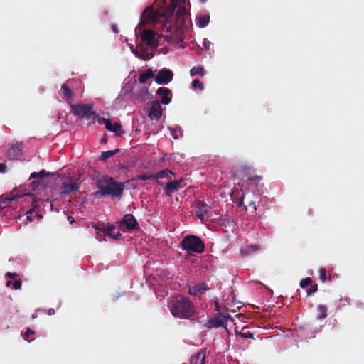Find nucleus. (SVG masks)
I'll use <instances>...</instances> for the list:
<instances>
[{
	"instance_id": "obj_20",
	"label": "nucleus",
	"mask_w": 364,
	"mask_h": 364,
	"mask_svg": "<svg viewBox=\"0 0 364 364\" xmlns=\"http://www.w3.org/2000/svg\"><path fill=\"white\" fill-rule=\"evenodd\" d=\"M103 123L107 130L115 132L118 136H120L124 131L121 130V125L119 123L112 124L109 119H103Z\"/></svg>"
},
{
	"instance_id": "obj_51",
	"label": "nucleus",
	"mask_w": 364,
	"mask_h": 364,
	"mask_svg": "<svg viewBox=\"0 0 364 364\" xmlns=\"http://www.w3.org/2000/svg\"><path fill=\"white\" fill-rule=\"evenodd\" d=\"M218 308H219V306H218V303H216V309H217L218 311H219Z\"/></svg>"
},
{
	"instance_id": "obj_37",
	"label": "nucleus",
	"mask_w": 364,
	"mask_h": 364,
	"mask_svg": "<svg viewBox=\"0 0 364 364\" xmlns=\"http://www.w3.org/2000/svg\"><path fill=\"white\" fill-rule=\"evenodd\" d=\"M195 291L199 293H204L208 288L206 284H201L194 287Z\"/></svg>"
},
{
	"instance_id": "obj_7",
	"label": "nucleus",
	"mask_w": 364,
	"mask_h": 364,
	"mask_svg": "<svg viewBox=\"0 0 364 364\" xmlns=\"http://www.w3.org/2000/svg\"><path fill=\"white\" fill-rule=\"evenodd\" d=\"M23 196H28L33 198V195L29 192H27L26 190L21 191L20 189H14L9 196H6L5 198H0V212L1 210L6 208L10 202L14 200H17L18 198H21Z\"/></svg>"
},
{
	"instance_id": "obj_53",
	"label": "nucleus",
	"mask_w": 364,
	"mask_h": 364,
	"mask_svg": "<svg viewBox=\"0 0 364 364\" xmlns=\"http://www.w3.org/2000/svg\"><path fill=\"white\" fill-rule=\"evenodd\" d=\"M158 184L162 186V184L159 181L158 182Z\"/></svg>"
},
{
	"instance_id": "obj_52",
	"label": "nucleus",
	"mask_w": 364,
	"mask_h": 364,
	"mask_svg": "<svg viewBox=\"0 0 364 364\" xmlns=\"http://www.w3.org/2000/svg\"><path fill=\"white\" fill-rule=\"evenodd\" d=\"M202 3H205L207 1V0H200Z\"/></svg>"
},
{
	"instance_id": "obj_41",
	"label": "nucleus",
	"mask_w": 364,
	"mask_h": 364,
	"mask_svg": "<svg viewBox=\"0 0 364 364\" xmlns=\"http://www.w3.org/2000/svg\"><path fill=\"white\" fill-rule=\"evenodd\" d=\"M34 334V331L30 328H28L26 331V333H24V336H23V338L24 339L26 340H28V338L31 336V335H33Z\"/></svg>"
},
{
	"instance_id": "obj_8",
	"label": "nucleus",
	"mask_w": 364,
	"mask_h": 364,
	"mask_svg": "<svg viewBox=\"0 0 364 364\" xmlns=\"http://www.w3.org/2000/svg\"><path fill=\"white\" fill-rule=\"evenodd\" d=\"M120 229L124 232H132L139 229L138 222L132 214H126L122 220L118 223Z\"/></svg>"
},
{
	"instance_id": "obj_13",
	"label": "nucleus",
	"mask_w": 364,
	"mask_h": 364,
	"mask_svg": "<svg viewBox=\"0 0 364 364\" xmlns=\"http://www.w3.org/2000/svg\"><path fill=\"white\" fill-rule=\"evenodd\" d=\"M141 40L146 42V44L151 48H156L158 46V39L156 38V33L151 30H143L141 33Z\"/></svg>"
},
{
	"instance_id": "obj_4",
	"label": "nucleus",
	"mask_w": 364,
	"mask_h": 364,
	"mask_svg": "<svg viewBox=\"0 0 364 364\" xmlns=\"http://www.w3.org/2000/svg\"><path fill=\"white\" fill-rule=\"evenodd\" d=\"M181 247L188 252L201 253L203 252L205 246L203 242L199 237L194 235H188L181 242Z\"/></svg>"
},
{
	"instance_id": "obj_30",
	"label": "nucleus",
	"mask_w": 364,
	"mask_h": 364,
	"mask_svg": "<svg viewBox=\"0 0 364 364\" xmlns=\"http://www.w3.org/2000/svg\"><path fill=\"white\" fill-rule=\"evenodd\" d=\"M205 74V70L203 67L198 66V67H193L190 70V75L191 76H194L196 75H199L200 76H203Z\"/></svg>"
},
{
	"instance_id": "obj_12",
	"label": "nucleus",
	"mask_w": 364,
	"mask_h": 364,
	"mask_svg": "<svg viewBox=\"0 0 364 364\" xmlns=\"http://www.w3.org/2000/svg\"><path fill=\"white\" fill-rule=\"evenodd\" d=\"M173 72L167 68H163L158 71L155 77V82L159 85H167L173 80Z\"/></svg>"
},
{
	"instance_id": "obj_17",
	"label": "nucleus",
	"mask_w": 364,
	"mask_h": 364,
	"mask_svg": "<svg viewBox=\"0 0 364 364\" xmlns=\"http://www.w3.org/2000/svg\"><path fill=\"white\" fill-rule=\"evenodd\" d=\"M222 318H210L205 323V326L208 328L223 327L226 325L227 318H230V315L226 314L223 315Z\"/></svg>"
},
{
	"instance_id": "obj_43",
	"label": "nucleus",
	"mask_w": 364,
	"mask_h": 364,
	"mask_svg": "<svg viewBox=\"0 0 364 364\" xmlns=\"http://www.w3.org/2000/svg\"><path fill=\"white\" fill-rule=\"evenodd\" d=\"M249 180L253 181L255 183V186H257L258 183L262 180V177L259 176H256L255 177L250 178Z\"/></svg>"
},
{
	"instance_id": "obj_19",
	"label": "nucleus",
	"mask_w": 364,
	"mask_h": 364,
	"mask_svg": "<svg viewBox=\"0 0 364 364\" xmlns=\"http://www.w3.org/2000/svg\"><path fill=\"white\" fill-rule=\"evenodd\" d=\"M156 95L161 97V102L164 105H168L171 101V91L167 87H159L156 90Z\"/></svg>"
},
{
	"instance_id": "obj_44",
	"label": "nucleus",
	"mask_w": 364,
	"mask_h": 364,
	"mask_svg": "<svg viewBox=\"0 0 364 364\" xmlns=\"http://www.w3.org/2000/svg\"><path fill=\"white\" fill-rule=\"evenodd\" d=\"M5 276L8 278L16 279L18 277V274L15 272L11 273V272H9L6 273Z\"/></svg>"
},
{
	"instance_id": "obj_21",
	"label": "nucleus",
	"mask_w": 364,
	"mask_h": 364,
	"mask_svg": "<svg viewBox=\"0 0 364 364\" xmlns=\"http://www.w3.org/2000/svg\"><path fill=\"white\" fill-rule=\"evenodd\" d=\"M260 249L259 245H246L244 248L240 250V255L242 257H247L250 255H252Z\"/></svg>"
},
{
	"instance_id": "obj_24",
	"label": "nucleus",
	"mask_w": 364,
	"mask_h": 364,
	"mask_svg": "<svg viewBox=\"0 0 364 364\" xmlns=\"http://www.w3.org/2000/svg\"><path fill=\"white\" fill-rule=\"evenodd\" d=\"M191 364H205V353L200 351L192 356Z\"/></svg>"
},
{
	"instance_id": "obj_36",
	"label": "nucleus",
	"mask_w": 364,
	"mask_h": 364,
	"mask_svg": "<svg viewBox=\"0 0 364 364\" xmlns=\"http://www.w3.org/2000/svg\"><path fill=\"white\" fill-rule=\"evenodd\" d=\"M192 85L195 89H199L200 90H204V85L202 82L198 79H194L192 82Z\"/></svg>"
},
{
	"instance_id": "obj_23",
	"label": "nucleus",
	"mask_w": 364,
	"mask_h": 364,
	"mask_svg": "<svg viewBox=\"0 0 364 364\" xmlns=\"http://www.w3.org/2000/svg\"><path fill=\"white\" fill-rule=\"evenodd\" d=\"M245 203L247 204V206H250V207H252V213H255L256 210H257V207L255 205V200H252L249 197V195L248 194H245V195H242V198H241V201L240 203V205H245Z\"/></svg>"
},
{
	"instance_id": "obj_35",
	"label": "nucleus",
	"mask_w": 364,
	"mask_h": 364,
	"mask_svg": "<svg viewBox=\"0 0 364 364\" xmlns=\"http://www.w3.org/2000/svg\"><path fill=\"white\" fill-rule=\"evenodd\" d=\"M318 309L320 314L318 316V319H323L327 316V308L323 305H318Z\"/></svg>"
},
{
	"instance_id": "obj_40",
	"label": "nucleus",
	"mask_w": 364,
	"mask_h": 364,
	"mask_svg": "<svg viewBox=\"0 0 364 364\" xmlns=\"http://www.w3.org/2000/svg\"><path fill=\"white\" fill-rule=\"evenodd\" d=\"M318 291V284H315L311 286L310 288H309L306 290L307 295H311L313 293H315Z\"/></svg>"
},
{
	"instance_id": "obj_38",
	"label": "nucleus",
	"mask_w": 364,
	"mask_h": 364,
	"mask_svg": "<svg viewBox=\"0 0 364 364\" xmlns=\"http://www.w3.org/2000/svg\"><path fill=\"white\" fill-rule=\"evenodd\" d=\"M312 283V279L310 277H306L305 279H303L300 282V287L301 288H306L309 285H310Z\"/></svg>"
},
{
	"instance_id": "obj_10",
	"label": "nucleus",
	"mask_w": 364,
	"mask_h": 364,
	"mask_svg": "<svg viewBox=\"0 0 364 364\" xmlns=\"http://www.w3.org/2000/svg\"><path fill=\"white\" fill-rule=\"evenodd\" d=\"M96 230V234L97 237H99L100 232H103V235L105 237H112L116 240H120L122 238V234L119 232H114L116 229L115 224L107 223L103 228H101L98 226H94ZM97 239L101 241V239L97 237Z\"/></svg>"
},
{
	"instance_id": "obj_1",
	"label": "nucleus",
	"mask_w": 364,
	"mask_h": 364,
	"mask_svg": "<svg viewBox=\"0 0 364 364\" xmlns=\"http://www.w3.org/2000/svg\"><path fill=\"white\" fill-rule=\"evenodd\" d=\"M168 307L174 317L189 319L195 315L196 308L189 298L178 294L168 301Z\"/></svg>"
},
{
	"instance_id": "obj_39",
	"label": "nucleus",
	"mask_w": 364,
	"mask_h": 364,
	"mask_svg": "<svg viewBox=\"0 0 364 364\" xmlns=\"http://www.w3.org/2000/svg\"><path fill=\"white\" fill-rule=\"evenodd\" d=\"M319 278L322 282H326L327 278H326V270L325 268H321L319 269Z\"/></svg>"
},
{
	"instance_id": "obj_25",
	"label": "nucleus",
	"mask_w": 364,
	"mask_h": 364,
	"mask_svg": "<svg viewBox=\"0 0 364 364\" xmlns=\"http://www.w3.org/2000/svg\"><path fill=\"white\" fill-rule=\"evenodd\" d=\"M132 53L134 54L136 57L138 58L142 59L144 60H150L154 57V54L148 52L147 50H134L132 49Z\"/></svg>"
},
{
	"instance_id": "obj_22",
	"label": "nucleus",
	"mask_w": 364,
	"mask_h": 364,
	"mask_svg": "<svg viewBox=\"0 0 364 364\" xmlns=\"http://www.w3.org/2000/svg\"><path fill=\"white\" fill-rule=\"evenodd\" d=\"M245 203L247 204V206H250V207H252V213H255L256 210H257V207L255 205V200H252L249 197V195L248 194H245V195H242V198H241V201L240 203V205H245Z\"/></svg>"
},
{
	"instance_id": "obj_5",
	"label": "nucleus",
	"mask_w": 364,
	"mask_h": 364,
	"mask_svg": "<svg viewBox=\"0 0 364 364\" xmlns=\"http://www.w3.org/2000/svg\"><path fill=\"white\" fill-rule=\"evenodd\" d=\"M164 10L165 6L156 11H154L151 7L146 8L141 15L140 24L156 23L160 21L161 18H163V23L165 22L164 16L162 15Z\"/></svg>"
},
{
	"instance_id": "obj_50",
	"label": "nucleus",
	"mask_w": 364,
	"mask_h": 364,
	"mask_svg": "<svg viewBox=\"0 0 364 364\" xmlns=\"http://www.w3.org/2000/svg\"><path fill=\"white\" fill-rule=\"evenodd\" d=\"M68 220L70 223H73L75 220L74 218L72 217V216H68Z\"/></svg>"
},
{
	"instance_id": "obj_33",
	"label": "nucleus",
	"mask_w": 364,
	"mask_h": 364,
	"mask_svg": "<svg viewBox=\"0 0 364 364\" xmlns=\"http://www.w3.org/2000/svg\"><path fill=\"white\" fill-rule=\"evenodd\" d=\"M136 179L140 180V181L154 180L155 176H154V173H145L137 175L136 176Z\"/></svg>"
},
{
	"instance_id": "obj_49",
	"label": "nucleus",
	"mask_w": 364,
	"mask_h": 364,
	"mask_svg": "<svg viewBox=\"0 0 364 364\" xmlns=\"http://www.w3.org/2000/svg\"><path fill=\"white\" fill-rule=\"evenodd\" d=\"M242 336L244 338H252L253 335L250 333H242Z\"/></svg>"
},
{
	"instance_id": "obj_27",
	"label": "nucleus",
	"mask_w": 364,
	"mask_h": 364,
	"mask_svg": "<svg viewBox=\"0 0 364 364\" xmlns=\"http://www.w3.org/2000/svg\"><path fill=\"white\" fill-rule=\"evenodd\" d=\"M154 77V73L151 69H147L144 73L141 74L139 77V82L141 84L145 83L149 79Z\"/></svg>"
},
{
	"instance_id": "obj_47",
	"label": "nucleus",
	"mask_w": 364,
	"mask_h": 364,
	"mask_svg": "<svg viewBox=\"0 0 364 364\" xmlns=\"http://www.w3.org/2000/svg\"><path fill=\"white\" fill-rule=\"evenodd\" d=\"M33 213V210H30L28 211H27L26 213V218L27 219L29 220V221H31L32 219H31V215Z\"/></svg>"
},
{
	"instance_id": "obj_3",
	"label": "nucleus",
	"mask_w": 364,
	"mask_h": 364,
	"mask_svg": "<svg viewBox=\"0 0 364 364\" xmlns=\"http://www.w3.org/2000/svg\"><path fill=\"white\" fill-rule=\"evenodd\" d=\"M96 186L98 189L94 193L96 197L109 196L112 198H120L124 189L123 183L116 181L111 177H103L98 179Z\"/></svg>"
},
{
	"instance_id": "obj_46",
	"label": "nucleus",
	"mask_w": 364,
	"mask_h": 364,
	"mask_svg": "<svg viewBox=\"0 0 364 364\" xmlns=\"http://www.w3.org/2000/svg\"><path fill=\"white\" fill-rule=\"evenodd\" d=\"M6 170V166L5 164L0 163V172L5 173Z\"/></svg>"
},
{
	"instance_id": "obj_18",
	"label": "nucleus",
	"mask_w": 364,
	"mask_h": 364,
	"mask_svg": "<svg viewBox=\"0 0 364 364\" xmlns=\"http://www.w3.org/2000/svg\"><path fill=\"white\" fill-rule=\"evenodd\" d=\"M183 182V180H178V181H170L168 183H166L164 191L165 193L167 196H171L172 193L178 190H179L182 186L181 183Z\"/></svg>"
},
{
	"instance_id": "obj_42",
	"label": "nucleus",
	"mask_w": 364,
	"mask_h": 364,
	"mask_svg": "<svg viewBox=\"0 0 364 364\" xmlns=\"http://www.w3.org/2000/svg\"><path fill=\"white\" fill-rule=\"evenodd\" d=\"M171 131V135L175 139H178L179 136L177 134V129L176 128H169Z\"/></svg>"
},
{
	"instance_id": "obj_2",
	"label": "nucleus",
	"mask_w": 364,
	"mask_h": 364,
	"mask_svg": "<svg viewBox=\"0 0 364 364\" xmlns=\"http://www.w3.org/2000/svg\"><path fill=\"white\" fill-rule=\"evenodd\" d=\"M186 0H171L169 5L165 6V10L162 15L164 16L165 22L162 23V30L166 33H171L172 31V25L168 21L173 15L175 10L176 11L177 21L180 23H184L186 18L188 16V12L185 7Z\"/></svg>"
},
{
	"instance_id": "obj_48",
	"label": "nucleus",
	"mask_w": 364,
	"mask_h": 364,
	"mask_svg": "<svg viewBox=\"0 0 364 364\" xmlns=\"http://www.w3.org/2000/svg\"><path fill=\"white\" fill-rule=\"evenodd\" d=\"M55 313V311L54 309L50 308L47 311V314L50 316L54 315Z\"/></svg>"
},
{
	"instance_id": "obj_32",
	"label": "nucleus",
	"mask_w": 364,
	"mask_h": 364,
	"mask_svg": "<svg viewBox=\"0 0 364 364\" xmlns=\"http://www.w3.org/2000/svg\"><path fill=\"white\" fill-rule=\"evenodd\" d=\"M103 119H105L102 118L101 117L99 116L98 114L93 111L92 115L90 116L89 124H95V122H97L99 124H101L102 122H103Z\"/></svg>"
},
{
	"instance_id": "obj_45",
	"label": "nucleus",
	"mask_w": 364,
	"mask_h": 364,
	"mask_svg": "<svg viewBox=\"0 0 364 364\" xmlns=\"http://www.w3.org/2000/svg\"><path fill=\"white\" fill-rule=\"evenodd\" d=\"M210 45H211V43L210 41H207L206 39L204 41L203 46L205 49L209 50L210 48Z\"/></svg>"
},
{
	"instance_id": "obj_6",
	"label": "nucleus",
	"mask_w": 364,
	"mask_h": 364,
	"mask_svg": "<svg viewBox=\"0 0 364 364\" xmlns=\"http://www.w3.org/2000/svg\"><path fill=\"white\" fill-rule=\"evenodd\" d=\"M70 112L80 119L86 117L87 120L90 119V116L92 115L93 111V105L92 104H70Z\"/></svg>"
},
{
	"instance_id": "obj_26",
	"label": "nucleus",
	"mask_w": 364,
	"mask_h": 364,
	"mask_svg": "<svg viewBox=\"0 0 364 364\" xmlns=\"http://www.w3.org/2000/svg\"><path fill=\"white\" fill-rule=\"evenodd\" d=\"M171 174H174L173 171L169 169H164L154 173V176L156 180L167 178L168 181H171Z\"/></svg>"
},
{
	"instance_id": "obj_16",
	"label": "nucleus",
	"mask_w": 364,
	"mask_h": 364,
	"mask_svg": "<svg viewBox=\"0 0 364 364\" xmlns=\"http://www.w3.org/2000/svg\"><path fill=\"white\" fill-rule=\"evenodd\" d=\"M162 114V107L160 102L158 100L152 102L149 117L151 120H159Z\"/></svg>"
},
{
	"instance_id": "obj_28",
	"label": "nucleus",
	"mask_w": 364,
	"mask_h": 364,
	"mask_svg": "<svg viewBox=\"0 0 364 364\" xmlns=\"http://www.w3.org/2000/svg\"><path fill=\"white\" fill-rule=\"evenodd\" d=\"M119 151H120L119 149L102 151L99 159L102 161H105V160L108 159L109 158L113 156L114 154L119 153Z\"/></svg>"
},
{
	"instance_id": "obj_15",
	"label": "nucleus",
	"mask_w": 364,
	"mask_h": 364,
	"mask_svg": "<svg viewBox=\"0 0 364 364\" xmlns=\"http://www.w3.org/2000/svg\"><path fill=\"white\" fill-rule=\"evenodd\" d=\"M22 144L16 143L15 144L9 145V149L6 152V158L9 160L16 159L21 155Z\"/></svg>"
},
{
	"instance_id": "obj_29",
	"label": "nucleus",
	"mask_w": 364,
	"mask_h": 364,
	"mask_svg": "<svg viewBox=\"0 0 364 364\" xmlns=\"http://www.w3.org/2000/svg\"><path fill=\"white\" fill-rule=\"evenodd\" d=\"M210 21V16L209 15H203L200 16L197 18V23L200 28L205 27Z\"/></svg>"
},
{
	"instance_id": "obj_31",
	"label": "nucleus",
	"mask_w": 364,
	"mask_h": 364,
	"mask_svg": "<svg viewBox=\"0 0 364 364\" xmlns=\"http://www.w3.org/2000/svg\"><path fill=\"white\" fill-rule=\"evenodd\" d=\"M50 173H47L45 170H41L39 172H33L30 176V179H41L47 176H49Z\"/></svg>"
},
{
	"instance_id": "obj_34",
	"label": "nucleus",
	"mask_w": 364,
	"mask_h": 364,
	"mask_svg": "<svg viewBox=\"0 0 364 364\" xmlns=\"http://www.w3.org/2000/svg\"><path fill=\"white\" fill-rule=\"evenodd\" d=\"M21 279H16L14 282H12L11 280H9L7 281L6 282V286L7 287H10V286H12L13 288L15 289V290H18V289H20L21 287Z\"/></svg>"
},
{
	"instance_id": "obj_11",
	"label": "nucleus",
	"mask_w": 364,
	"mask_h": 364,
	"mask_svg": "<svg viewBox=\"0 0 364 364\" xmlns=\"http://www.w3.org/2000/svg\"><path fill=\"white\" fill-rule=\"evenodd\" d=\"M73 82V80H68L65 83L62 85L60 91V95L62 98L70 105L72 104V101L73 100L74 97V92L71 88Z\"/></svg>"
},
{
	"instance_id": "obj_9",
	"label": "nucleus",
	"mask_w": 364,
	"mask_h": 364,
	"mask_svg": "<svg viewBox=\"0 0 364 364\" xmlns=\"http://www.w3.org/2000/svg\"><path fill=\"white\" fill-rule=\"evenodd\" d=\"M79 190V186L76 180L70 176H66L63 178L61 186H60V193L62 195L69 194Z\"/></svg>"
},
{
	"instance_id": "obj_14",
	"label": "nucleus",
	"mask_w": 364,
	"mask_h": 364,
	"mask_svg": "<svg viewBox=\"0 0 364 364\" xmlns=\"http://www.w3.org/2000/svg\"><path fill=\"white\" fill-rule=\"evenodd\" d=\"M210 207L203 201H196L194 203V210L196 216L201 220L209 214Z\"/></svg>"
}]
</instances>
